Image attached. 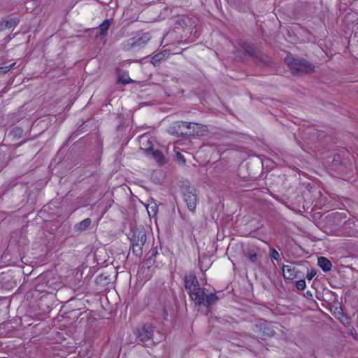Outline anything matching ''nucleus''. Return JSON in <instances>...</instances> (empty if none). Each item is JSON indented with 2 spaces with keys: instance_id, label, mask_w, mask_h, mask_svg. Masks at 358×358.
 I'll use <instances>...</instances> for the list:
<instances>
[{
  "instance_id": "nucleus-15",
  "label": "nucleus",
  "mask_w": 358,
  "mask_h": 358,
  "mask_svg": "<svg viewBox=\"0 0 358 358\" xmlns=\"http://www.w3.org/2000/svg\"><path fill=\"white\" fill-rule=\"evenodd\" d=\"M19 22H20V20L17 17L10 18V19L6 20L5 27L8 29L13 28L18 24Z\"/></svg>"
},
{
  "instance_id": "nucleus-29",
  "label": "nucleus",
  "mask_w": 358,
  "mask_h": 358,
  "mask_svg": "<svg viewBox=\"0 0 358 358\" xmlns=\"http://www.w3.org/2000/svg\"><path fill=\"white\" fill-rule=\"evenodd\" d=\"M151 342H153V341L151 340L150 341L147 342L146 343H147V345H148V343H149V344H151Z\"/></svg>"
},
{
  "instance_id": "nucleus-23",
  "label": "nucleus",
  "mask_w": 358,
  "mask_h": 358,
  "mask_svg": "<svg viewBox=\"0 0 358 358\" xmlns=\"http://www.w3.org/2000/svg\"><path fill=\"white\" fill-rule=\"evenodd\" d=\"M248 259L251 262L255 263L257 261V255L256 252H253L250 251L248 253Z\"/></svg>"
},
{
  "instance_id": "nucleus-11",
  "label": "nucleus",
  "mask_w": 358,
  "mask_h": 358,
  "mask_svg": "<svg viewBox=\"0 0 358 358\" xmlns=\"http://www.w3.org/2000/svg\"><path fill=\"white\" fill-rule=\"evenodd\" d=\"M318 265L324 272L330 271L332 266L331 262L324 257L318 258Z\"/></svg>"
},
{
  "instance_id": "nucleus-3",
  "label": "nucleus",
  "mask_w": 358,
  "mask_h": 358,
  "mask_svg": "<svg viewBox=\"0 0 358 358\" xmlns=\"http://www.w3.org/2000/svg\"><path fill=\"white\" fill-rule=\"evenodd\" d=\"M137 340L147 345V342L152 340L154 327L150 324H145L138 329Z\"/></svg>"
},
{
  "instance_id": "nucleus-22",
  "label": "nucleus",
  "mask_w": 358,
  "mask_h": 358,
  "mask_svg": "<svg viewBox=\"0 0 358 358\" xmlns=\"http://www.w3.org/2000/svg\"><path fill=\"white\" fill-rule=\"evenodd\" d=\"M176 159L181 164H185L186 162L185 157L178 152H176Z\"/></svg>"
},
{
  "instance_id": "nucleus-7",
  "label": "nucleus",
  "mask_w": 358,
  "mask_h": 358,
  "mask_svg": "<svg viewBox=\"0 0 358 358\" xmlns=\"http://www.w3.org/2000/svg\"><path fill=\"white\" fill-rule=\"evenodd\" d=\"M282 275L284 278L287 280H293L296 278H300L299 275V271L292 264L284 265L282 268Z\"/></svg>"
},
{
  "instance_id": "nucleus-21",
  "label": "nucleus",
  "mask_w": 358,
  "mask_h": 358,
  "mask_svg": "<svg viewBox=\"0 0 358 358\" xmlns=\"http://www.w3.org/2000/svg\"><path fill=\"white\" fill-rule=\"evenodd\" d=\"M306 287V281L303 279H301L296 282V287L299 290H303Z\"/></svg>"
},
{
  "instance_id": "nucleus-9",
  "label": "nucleus",
  "mask_w": 358,
  "mask_h": 358,
  "mask_svg": "<svg viewBox=\"0 0 358 358\" xmlns=\"http://www.w3.org/2000/svg\"><path fill=\"white\" fill-rule=\"evenodd\" d=\"M113 22V19H106L103 20V22L98 27L99 31L96 34V37L106 36Z\"/></svg>"
},
{
  "instance_id": "nucleus-8",
  "label": "nucleus",
  "mask_w": 358,
  "mask_h": 358,
  "mask_svg": "<svg viewBox=\"0 0 358 358\" xmlns=\"http://www.w3.org/2000/svg\"><path fill=\"white\" fill-rule=\"evenodd\" d=\"M185 287L187 292L189 293L192 292V290H195V288L199 285V281L196 277L193 274L186 275L185 276Z\"/></svg>"
},
{
  "instance_id": "nucleus-10",
  "label": "nucleus",
  "mask_w": 358,
  "mask_h": 358,
  "mask_svg": "<svg viewBox=\"0 0 358 358\" xmlns=\"http://www.w3.org/2000/svg\"><path fill=\"white\" fill-rule=\"evenodd\" d=\"M219 300L215 293H211L205 296V302L203 304L207 307L208 310L210 311L211 307Z\"/></svg>"
},
{
  "instance_id": "nucleus-16",
  "label": "nucleus",
  "mask_w": 358,
  "mask_h": 358,
  "mask_svg": "<svg viewBox=\"0 0 358 358\" xmlns=\"http://www.w3.org/2000/svg\"><path fill=\"white\" fill-rule=\"evenodd\" d=\"M164 58L165 55L163 52H158L152 57V63L155 66H157L162 60L164 59Z\"/></svg>"
},
{
  "instance_id": "nucleus-14",
  "label": "nucleus",
  "mask_w": 358,
  "mask_h": 358,
  "mask_svg": "<svg viewBox=\"0 0 358 358\" xmlns=\"http://www.w3.org/2000/svg\"><path fill=\"white\" fill-rule=\"evenodd\" d=\"M134 81L129 78L127 73L120 74L118 76V83L124 85L132 83Z\"/></svg>"
},
{
  "instance_id": "nucleus-2",
  "label": "nucleus",
  "mask_w": 358,
  "mask_h": 358,
  "mask_svg": "<svg viewBox=\"0 0 358 358\" xmlns=\"http://www.w3.org/2000/svg\"><path fill=\"white\" fill-rule=\"evenodd\" d=\"M146 241V233L144 228L136 229L131 232V243L133 254L136 257L143 255V247Z\"/></svg>"
},
{
  "instance_id": "nucleus-24",
  "label": "nucleus",
  "mask_w": 358,
  "mask_h": 358,
  "mask_svg": "<svg viewBox=\"0 0 358 358\" xmlns=\"http://www.w3.org/2000/svg\"><path fill=\"white\" fill-rule=\"evenodd\" d=\"M187 24L185 22V20L184 19L180 18L176 20V27L178 28L179 27H183L184 26H186Z\"/></svg>"
},
{
  "instance_id": "nucleus-27",
  "label": "nucleus",
  "mask_w": 358,
  "mask_h": 358,
  "mask_svg": "<svg viewBox=\"0 0 358 358\" xmlns=\"http://www.w3.org/2000/svg\"><path fill=\"white\" fill-rule=\"evenodd\" d=\"M316 271L315 270H311L310 271L308 272L307 275H306V278L308 280H311L316 275Z\"/></svg>"
},
{
  "instance_id": "nucleus-4",
  "label": "nucleus",
  "mask_w": 358,
  "mask_h": 358,
  "mask_svg": "<svg viewBox=\"0 0 358 358\" xmlns=\"http://www.w3.org/2000/svg\"><path fill=\"white\" fill-rule=\"evenodd\" d=\"M183 198L188 209L192 212H195L197 205V195L194 189H192L190 187L186 188L183 194Z\"/></svg>"
},
{
  "instance_id": "nucleus-1",
  "label": "nucleus",
  "mask_w": 358,
  "mask_h": 358,
  "mask_svg": "<svg viewBox=\"0 0 358 358\" xmlns=\"http://www.w3.org/2000/svg\"><path fill=\"white\" fill-rule=\"evenodd\" d=\"M285 62L290 68L293 75L314 71V66L305 59H297L292 56L287 55L285 59Z\"/></svg>"
},
{
  "instance_id": "nucleus-17",
  "label": "nucleus",
  "mask_w": 358,
  "mask_h": 358,
  "mask_svg": "<svg viewBox=\"0 0 358 358\" xmlns=\"http://www.w3.org/2000/svg\"><path fill=\"white\" fill-rule=\"evenodd\" d=\"M138 273H145V275L144 277L145 280H148L152 276L151 266H148L147 267H145L144 266H143L141 268L140 271Z\"/></svg>"
},
{
  "instance_id": "nucleus-12",
  "label": "nucleus",
  "mask_w": 358,
  "mask_h": 358,
  "mask_svg": "<svg viewBox=\"0 0 358 358\" xmlns=\"http://www.w3.org/2000/svg\"><path fill=\"white\" fill-rule=\"evenodd\" d=\"M241 47L250 56L256 57V50L254 48L246 42H243L241 44Z\"/></svg>"
},
{
  "instance_id": "nucleus-19",
  "label": "nucleus",
  "mask_w": 358,
  "mask_h": 358,
  "mask_svg": "<svg viewBox=\"0 0 358 358\" xmlns=\"http://www.w3.org/2000/svg\"><path fill=\"white\" fill-rule=\"evenodd\" d=\"M270 256L274 260H278L280 258V253L273 248L270 249Z\"/></svg>"
},
{
  "instance_id": "nucleus-18",
  "label": "nucleus",
  "mask_w": 358,
  "mask_h": 358,
  "mask_svg": "<svg viewBox=\"0 0 358 358\" xmlns=\"http://www.w3.org/2000/svg\"><path fill=\"white\" fill-rule=\"evenodd\" d=\"M152 155L157 162H162L164 159L163 153L158 150L153 151Z\"/></svg>"
},
{
  "instance_id": "nucleus-20",
  "label": "nucleus",
  "mask_w": 358,
  "mask_h": 358,
  "mask_svg": "<svg viewBox=\"0 0 358 358\" xmlns=\"http://www.w3.org/2000/svg\"><path fill=\"white\" fill-rule=\"evenodd\" d=\"M15 65V62L11 64L10 65H8V66L0 67V73L5 74V73H8L13 68V66Z\"/></svg>"
},
{
  "instance_id": "nucleus-13",
  "label": "nucleus",
  "mask_w": 358,
  "mask_h": 358,
  "mask_svg": "<svg viewBox=\"0 0 358 358\" xmlns=\"http://www.w3.org/2000/svg\"><path fill=\"white\" fill-rule=\"evenodd\" d=\"M91 224V219L85 218L78 223L77 228L79 231L86 230Z\"/></svg>"
},
{
  "instance_id": "nucleus-28",
  "label": "nucleus",
  "mask_w": 358,
  "mask_h": 358,
  "mask_svg": "<svg viewBox=\"0 0 358 358\" xmlns=\"http://www.w3.org/2000/svg\"><path fill=\"white\" fill-rule=\"evenodd\" d=\"M152 208V210L154 212V213L155 214L156 212H157V206H156V204H155L154 206L151 207Z\"/></svg>"
},
{
  "instance_id": "nucleus-5",
  "label": "nucleus",
  "mask_w": 358,
  "mask_h": 358,
  "mask_svg": "<svg viewBox=\"0 0 358 358\" xmlns=\"http://www.w3.org/2000/svg\"><path fill=\"white\" fill-rule=\"evenodd\" d=\"M188 293L189 297L196 305H202L205 302L206 293L203 288H201L200 285Z\"/></svg>"
},
{
  "instance_id": "nucleus-6",
  "label": "nucleus",
  "mask_w": 358,
  "mask_h": 358,
  "mask_svg": "<svg viewBox=\"0 0 358 358\" xmlns=\"http://www.w3.org/2000/svg\"><path fill=\"white\" fill-rule=\"evenodd\" d=\"M191 124L192 123L188 122H176L170 127V133L177 136H182L185 134L182 129H190Z\"/></svg>"
},
{
  "instance_id": "nucleus-25",
  "label": "nucleus",
  "mask_w": 358,
  "mask_h": 358,
  "mask_svg": "<svg viewBox=\"0 0 358 358\" xmlns=\"http://www.w3.org/2000/svg\"><path fill=\"white\" fill-rule=\"evenodd\" d=\"M264 329L265 331H264L263 332V335H265V336H271V335H273L274 334V331L273 329H271V328H267V327H264Z\"/></svg>"
},
{
  "instance_id": "nucleus-26",
  "label": "nucleus",
  "mask_w": 358,
  "mask_h": 358,
  "mask_svg": "<svg viewBox=\"0 0 358 358\" xmlns=\"http://www.w3.org/2000/svg\"><path fill=\"white\" fill-rule=\"evenodd\" d=\"M12 132L14 134V135H15V136H19V137H20V136H21V135H22V129L20 127H15V128L13 129Z\"/></svg>"
}]
</instances>
